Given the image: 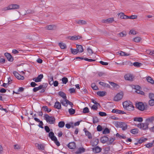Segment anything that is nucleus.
Instances as JSON below:
<instances>
[{
    "instance_id": "nucleus-39",
    "label": "nucleus",
    "mask_w": 154,
    "mask_h": 154,
    "mask_svg": "<svg viewBox=\"0 0 154 154\" xmlns=\"http://www.w3.org/2000/svg\"><path fill=\"white\" fill-rule=\"evenodd\" d=\"M110 133V130L109 128H106L103 132V134H109Z\"/></svg>"
},
{
    "instance_id": "nucleus-32",
    "label": "nucleus",
    "mask_w": 154,
    "mask_h": 154,
    "mask_svg": "<svg viewBox=\"0 0 154 154\" xmlns=\"http://www.w3.org/2000/svg\"><path fill=\"white\" fill-rule=\"evenodd\" d=\"M93 123L96 124L98 122L99 120L97 117L96 116H94L93 117Z\"/></svg>"
},
{
    "instance_id": "nucleus-62",
    "label": "nucleus",
    "mask_w": 154,
    "mask_h": 154,
    "mask_svg": "<svg viewBox=\"0 0 154 154\" xmlns=\"http://www.w3.org/2000/svg\"><path fill=\"white\" fill-rule=\"evenodd\" d=\"M107 141V143L108 145H111L113 142V141L112 139L111 138V137L109 138V140H108V141Z\"/></svg>"
},
{
    "instance_id": "nucleus-55",
    "label": "nucleus",
    "mask_w": 154,
    "mask_h": 154,
    "mask_svg": "<svg viewBox=\"0 0 154 154\" xmlns=\"http://www.w3.org/2000/svg\"><path fill=\"white\" fill-rule=\"evenodd\" d=\"M97 130L98 131H101L103 129L102 127L100 125H98L97 128Z\"/></svg>"
},
{
    "instance_id": "nucleus-36",
    "label": "nucleus",
    "mask_w": 154,
    "mask_h": 154,
    "mask_svg": "<svg viewBox=\"0 0 154 154\" xmlns=\"http://www.w3.org/2000/svg\"><path fill=\"white\" fill-rule=\"evenodd\" d=\"M65 122L63 121H60L58 123V126L59 128H62L65 125Z\"/></svg>"
},
{
    "instance_id": "nucleus-29",
    "label": "nucleus",
    "mask_w": 154,
    "mask_h": 154,
    "mask_svg": "<svg viewBox=\"0 0 154 154\" xmlns=\"http://www.w3.org/2000/svg\"><path fill=\"white\" fill-rule=\"evenodd\" d=\"M134 121H137L139 122H142L143 121V119L142 117H136L134 119Z\"/></svg>"
},
{
    "instance_id": "nucleus-46",
    "label": "nucleus",
    "mask_w": 154,
    "mask_h": 154,
    "mask_svg": "<svg viewBox=\"0 0 154 154\" xmlns=\"http://www.w3.org/2000/svg\"><path fill=\"white\" fill-rule=\"evenodd\" d=\"M109 83L113 87H114V88L116 87L117 88H118L117 87V86H119V85L115 83H114L113 82H109Z\"/></svg>"
},
{
    "instance_id": "nucleus-42",
    "label": "nucleus",
    "mask_w": 154,
    "mask_h": 154,
    "mask_svg": "<svg viewBox=\"0 0 154 154\" xmlns=\"http://www.w3.org/2000/svg\"><path fill=\"white\" fill-rule=\"evenodd\" d=\"M141 39L140 37H137L134 38V41L136 42H138L140 41Z\"/></svg>"
},
{
    "instance_id": "nucleus-22",
    "label": "nucleus",
    "mask_w": 154,
    "mask_h": 154,
    "mask_svg": "<svg viewBox=\"0 0 154 154\" xmlns=\"http://www.w3.org/2000/svg\"><path fill=\"white\" fill-rule=\"evenodd\" d=\"M148 140L147 138H144V137H141L138 140L139 143H141Z\"/></svg>"
},
{
    "instance_id": "nucleus-6",
    "label": "nucleus",
    "mask_w": 154,
    "mask_h": 154,
    "mask_svg": "<svg viewBox=\"0 0 154 154\" xmlns=\"http://www.w3.org/2000/svg\"><path fill=\"white\" fill-rule=\"evenodd\" d=\"M149 124H148L146 122H145V123H139L137 125V127L141 129H142L143 130H146L147 129L149 128Z\"/></svg>"
},
{
    "instance_id": "nucleus-12",
    "label": "nucleus",
    "mask_w": 154,
    "mask_h": 154,
    "mask_svg": "<svg viewBox=\"0 0 154 154\" xmlns=\"http://www.w3.org/2000/svg\"><path fill=\"white\" fill-rule=\"evenodd\" d=\"M67 146L69 148L71 149H74L76 147L75 143L74 142L70 143L68 144Z\"/></svg>"
},
{
    "instance_id": "nucleus-53",
    "label": "nucleus",
    "mask_w": 154,
    "mask_h": 154,
    "mask_svg": "<svg viewBox=\"0 0 154 154\" xmlns=\"http://www.w3.org/2000/svg\"><path fill=\"white\" fill-rule=\"evenodd\" d=\"M99 114L101 116H107V114L105 112H100Z\"/></svg>"
},
{
    "instance_id": "nucleus-50",
    "label": "nucleus",
    "mask_w": 154,
    "mask_h": 154,
    "mask_svg": "<svg viewBox=\"0 0 154 154\" xmlns=\"http://www.w3.org/2000/svg\"><path fill=\"white\" fill-rule=\"evenodd\" d=\"M153 144V143L152 142L151 143H147L146 144H145V145L146 147L150 148L152 146Z\"/></svg>"
},
{
    "instance_id": "nucleus-56",
    "label": "nucleus",
    "mask_w": 154,
    "mask_h": 154,
    "mask_svg": "<svg viewBox=\"0 0 154 154\" xmlns=\"http://www.w3.org/2000/svg\"><path fill=\"white\" fill-rule=\"evenodd\" d=\"M107 23H110L114 21L113 18H110L107 19Z\"/></svg>"
},
{
    "instance_id": "nucleus-59",
    "label": "nucleus",
    "mask_w": 154,
    "mask_h": 154,
    "mask_svg": "<svg viewBox=\"0 0 154 154\" xmlns=\"http://www.w3.org/2000/svg\"><path fill=\"white\" fill-rule=\"evenodd\" d=\"M149 97L150 100H154V94L149 93Z\"/></svg>"
},
{
    "instance_id": "nucleus-35",
    "label": "nucleus",
    "mask_w": 154,
    "mask_h": 154,
    "mask_svg": "<svg viewBox=\"0 0 154 154\" xmlns=\"http://www.w3.org/2000/svg\"><path fill=\"white\" fill-rule=\"evenodd\" d=\"M126 17H127L126 18H127V19H137V16L136 15H132L130 16L126 15Z\"/></svg>"
},
{
    "instance_id": "nucleus-27",
    "label": "nucleus",
    "mask_w": 154,
    "mask_h": 154,
    "mask_svg": "<svg viewBox=\"0 0 154 154\" xmlns=\"http://www.w3.org/2000/svg\"><path fill=\"white\" fill-rule=\"evenodd\" d=\"M138 129L137 128H135L131 130L130 132L133 134H136L138 133Z\"/></svg>"
},
{
    "instance_id": "nucleus-33",
    "label": "nucleus",
    "mask_w": 154,
    "mask_h": 154,
    "mask_svg": "<svg viewBox=\"0 0 154 154\" xmlns=\"http://www.w3.org/2000/svg\"><path fill=\"white\" fill-rule=\"evenodd\" d=\"M99 143V140L98 139H96L94 142L92 143V146H96Z\"/></svg>"
},
{
    "instance_id": "nucleus-43",
    "label": "nucleus",
    "mask_w": 154,
    "mask_h": 154,
    "mask_svg": "<svg viewBox=\"0 0 154 154\" xmlns=\"http://www.w3.org/2000/svg\"><path fill=\"white\" fill-rule=\"evenodd\" d=\"M71 40H77V38L76 37V35H74L72 36H69L68 37Z\"/></svg>"
},
{
    "instance_id": "nucleus-24",
    "label": "nucleus",
    "mask_w": 154,
    "mask_h": 154,
    "mask_svg": "<svg viewBox=\"0 0 154 154\" xmlns=\"http://www.w3.org/2000/svg\"><path fill=\"white\" fill-rule=\"evenodd\" d=\"M77 23L79 25H85L87 24V22L86 21L83 20H79L76 21Z\"/></svg>"
},
{
    "instance_id": "nucleus-4",
    "label": "nucleus",
    "mask_w": 154,
    "mask_h": 154,
    "mask_svg": "<svg viewBox=\"0 0 154 154\" xmlns=\"http://www.w3.org/2000/svg\"><path fill=\"white\" fill-rule=\"evenodd\" d=\"M20 6L17 4H11L8 6L7 7H5L4 8V10L18 9L19 8Z\"/></svg>"
},
{
    "instance_id": "nucleus-1",
    "label": "nucleus",
    "mask_w": 154,
    "mask_h": 154,
    "mask_svg": "<svg viewBox=\"0 0 154 154\" xmlns=\"http://www.w3.org/2000/svg\"><path fill=\"white\" fill-rule=\"evenodd\" d=\"M124 108L129 111H133L134 110V106L132 103L129 101H126L123 103Z\"/></svg>"
},
{
    "instance_id": "nucleus-10",
    "label": "nucleus",
    "mask_w": 154,
    "mask_h": 154,
    "mask_svg": "<svg viewBox=\"0 0 154 154\" xmlns=\"http://www.w3.org/2000/svg\"><path fill=\"white\" fill-rule=\"evenodd\" d=\"M93 151L95 153H99L102 150L101 148H100L99 146H97L92 148Z\"/></svg>"
},
{
    "instance_id": "nucleus-31",
    "label": "nucleus",
    "mask_w": 154,
    "mask_h": 154,
    "mask_svg": "<svg viewBox=\"0 0 154 154\" xmlns=\"http://www.w3.org/2000/svg\"><path fill=\"white\" fill-rule=\"evenodd\" d=\"M116 137H117L118 138H119L120 139L122 138L125 139L126 138V136H125L124 134H122V135H121L118 133H117L116 134Z\"/></svg>"
},
{
    "instance_id": "nucleus-8",
    "label": "nucleus",
    "mask_w": 154,
    "mask_h": 154,
    "mask_svg": "<svg viewBox=\"0 0 154 154\" xmlns=\"http://www.w3.org/2000/svg\"><path fill=\"white\" fill-rule=\"evenodd\" d=\"M13 74L15 77L18 80H23L24 79V77L23 76L20 75L18 72L16 71L13 72Z\"/></svg>"
},
{
    "instance_id": "nucleus-7",
    "label": "nucleus",
    "mask_w": 154,
    "mask_h": 154,
    "mask_svg": "<svg viewBox=\"0 0 154 154\" xmlns=\"http://www.w3.org/2000/svg\"><path fill=\"white\" fill-rule=\"evenodd\" d=\"M123 96V93L122 92L118 93L114 97V100L118 101L121 100Z\"/></svg>"
},
{
    "instance_id": "nucleus-57",
    "label": "nucleus",
    "mask_w": 154,
    "mask_h": 154,
    "mask_svg": "<svg viewBox=\"0 0 154 154\" xmlns=\"http://www.w3.org/2000/svg\"><path fill=\"white\" fill-rule=\"evenodd\" d=\"M125 33L126 32H125L123 31L122 32L119 33V35L120 36L123 37L126 36V34Z\"/></svg>"
},
{
    "instance_id": "nucleus-61",
    "label": "nucleus",
    "mask_w": 154,
    "mask_h": 154,
    "mask_svg": "<svg viewBox=\"0 0 154 154\" xmlns=\"http://www.w3.org/2000/svg\"><path fill=\"white\" fill-rule=\"evenodd\" d=\"M53 84L54 87H57L58 85V82L57 81H55L54 82H52L51 85H52Z\"/></svg>"
},
{
    "instance_id": "nucleus-16",
    "label": "nucleus",
    "mask_w": 154,
    "mask_h": 154,
    "mask_svg": "<svg viewBox=\"0 0 154 154\" xmlns=\"http://www.w3.org/2000/svg\"><path fill=\"white\" fill-rule=\"evenodd\" d=\"M124 77L125 79L127 80L132 81L133 80L132 76L131 74H126L125 75Z\"/></svg>"
},
{
    "instance_id": "nucleus-37",
    "label": "nucleus",
    "mask_w": 154,
    "mask_h": 154,
    "mask_svg": "<svg viewBox=\"0 0 154 154\" xmlns=\"http://www.w3.org/2000/svg\"><path fill=\"white\" fill-rule=\"evenodd\" d=\"M68 111L69 113L71 115H73L74 114L75 112V109H73L72 108H70L69 109Z\"/></svg>"
},
{
    "instance_id": "nucleus-47",
    "label": "nucleus",
    "mask_w": 154,
    "mask_h": 154,
    "mask_svg": "<svg viewBox=\"0 0 154 154\" xmlns=\"http://www.w3.org/2000/svg\"><path fill=\"white\" fill-rule=\"evenodd\" d=\"M89 112V109L87 107H85L83 109V112L84 113H87Z\"/></svg>"
},
{
    "instance_id": "nucleus-41",
    "label": "nucleus",
    "mask_w": 154,
    "mask_h": 154,
    "mask_svg": "<svg viewBox=\"0 0 154 154\" xmlns=\"http://www.w3.org/2000/svg\"><path fill=\"white\" fill-rule=\"evenodd\" d=\"M41 89H42L41 86L39 85L38 87L34 88L33 89V91L34 92H35Z\"/></svg>"
},
{
    "instance_id": "nucleus-2",
    "label": "nucleus",
    "mask_w": 154,
    "mask_h": 154,
    "mask_svg": "<svg viewBox=\"0 0 154 154\" xmlns=\"http://www.w3.org/2000/svg\"><path fill=\"white\" fill-rule=\"evenodd\" d=\"M44 117L46 122L50 124H54L55 123V119L53 116H50L47 114H45Z\"/></svg>"
},
{
    "instance_id": "nucleus-14",
    "label": "nucleus",
    "mask_w": 154,
    "mask_h": 154,
    "mask_svg": "<svg viewBox=\"0 0 154 154\" xmlns=\"http://www.w3.org/2000/svg\"><path fill=\"white\" fill-rule=\"evenodd\" d=\"M153 121H154V117L153 116H151L147 118L145 120V122L149 124V125L150 123H152Z\"/></svg>"
},
{
    "instance_id": "nucleus-54",
    "label": "nucleus",
    "mask_w": 154,
    "mask_h": 154,
    "mask_svg": "<svg viewBox=\"0 0 154 154\" xmlns=\"http://www.w3.org/2000/svg\"><path fill=\"white\" fill-rule=\"evenodd\" d=\"M149 104L151 106L154 105V100H150L149 101Z\"/></svg>"
},
{
    "instance_id": "nucleus-49",
    "label": "nucleus",
    "mask_w": 154,
    "mask_h": 154,
    "mask_svg": "<svg viewBox=\"0 0 154 154\" xmlns=\"http://www.w3.org/2000/svg\"><path fill=\"white\" fill-rule=\"evenodd\" d=\"M91 100L92 101V102L93 103H94V105H97V106H99L100 107V104L99 103L97 102L95 100H94V99H92Z\"/></svg>"
},
{
    "instance_id": "nucleus-11",
    "label": "nucleus",
    "mask_w": 154,
    "mask_h": 154,
    "mask_svg": "<svg viewBox=\"0 0 154 154\" xmlns=\"http://www.w3.org/2000/svg\"><path fill=\"white\" fill-rule=\"evenodd\" d=\"M5 55L8 61L10 62H12L13 61V57L10 54L8 53H5Z\"/></svg>"
},
{
    "instance_id": "nucleus-18",
    "label": "nucleus",
    "mask_w": 154,
    "mask_h": 154,
    "mask_svg": "<svg viewBox=\"0 0 154 154\" xmlns=\"http://www.w3.org/2000/svg\"><path fill=\"white\" fill-rule=\"evenodd\" d=\"M97 94L100 97H102L106 94V92L105 91H99L97 92Z\"/></svg>"
},
{
    "instance_id": "nucleus-44",
    "label": "nucleus",
    "mask_w": 154,
    "mask_h": 154,
    "mask_svg": "<svg viewBox=\"0 0 154 154\" xmlns=\"http://www.w3.org/2000/svg\"><path fill=\"white\" fill-rule=\"evenodd\" d=\"M48 81L49 84L50 85H51L52 82H54L53 76H50L48 79Z\"/></svg>"
},
{
    "instance_id": "nucleus-63",
    "label": "nucleus",
    "mask_w": 154,
    "mask_h": 154,
    "mask_svg": "<svg viewBox=\"0 0 154 154\" xmlns=\"http://www.w3.org/2000/svg\"><path fill=\"white\" fill-rule=\"evenodd\" d=\"M136 92L137 93L140 94L141 95H144V93L143 91L139 90H137Z\"/></svg>"
},
{
    "instance_id": "nucleus-23",
    "label": "nucleus",
    "mask_w": 154,
    "mask_h": 154,
    "mask_svg": "<svg viewBox=\"0 0 154 154\" xmlns=\"http://www.w3.org/2000/svg\"><path fill=\"white\" fill-rule=\"evenodd\" d=\"M99 83L100 85L106 87L107 88H110V86L108 84L101 82H100Z\"/></svg>"
},
{
    "instance_id": "nucleus-48",
    "label": "nucleus",
    "mask_w": 154,
    "mask_h": 154,
    "mask_svg": "<svg viewBox=\"0 0 154 154\" xmlns=\"http://www.w3.org/2000/svg\"><path fill=\"white\" fill-rule=\"evenodd\" d=\"M54 26L53 25H50L46 27V28L49 30H52L53 29Z\"/></svg>"
},
{
    "instance_id": "nucleus-9",
    "label": "nucleus",
    "mask_w": 154,
    "mask_h": 154,
    "mask_svg": "<svg viewBox=\"0 0 154 154\" xmlns=\"http://www.w3.org/2000/svg\"><path fill=\"white\" fill-rule=\"evenodd\" d=\"M43 78V75L42 74L38 75L37 77L34 78L32 80L36 82H40L41 81L42 79Z\"/></svg>"
},
{
    "instance_id": "nucleus-34",
    "label": "nucleus",
    "mask_w": 154,
    "mask_h": 154,
    "mask_svg": "<svg viewBox=\"0 0 154 154\" xmlns=\"http://www.w3.org/2000/svg\"><path fill=\"white\" fill-rule=\"evenodd\" d=\"M133 65L134 66L136 67H140L142 66L143 64L141 63L136 62L133 63Z\"/></svg>"
},
{
    "instance_id": "nucleus-20",
    "label": "nucleus",
    "mask_w": 154,
    "mask_h": 154,
    "mask_svg": "<svg viewBox=\"0 0 154 154\" xmlns=\"http://www.w3.org/2000/svg\"><path fill=\"white\" fill-rule=\"evenodd\" d=\"M58 94L60 96L62 97L65 100L67 98L66 94L63 91H59L58 92Z\"/></svg>"
},
{
    "instance_id": "nucleus-26",
    "label": "nucleus",
    "mask_w": 154,
    "mask_h": 154,
    "mask_svg": "<svg viewBox=\"0 0 154 154\" xmlns=\"http://www.w3.org/2000/svg\"><path fill=\"white\" fill-rule=\"evenodd\" d=\"M59 45L62 49H65L66 48V44L62 42L59 43Z\"/></svg>"
},
{
    "instance_id": "nucleus-40",
    "label": "nucleus",
    "mask_w": 154,
    "mask_h": 154,
    "mask_svg": "<svg viewBox=\"0 0 154 154\" xmlns=\"http://www.w3.org/2000/svg\"><path fill=\"white\" fill-rule=\"evenodd\" d=\"M62 81L63 84H66L68 82V79L66 77H64L62 78Z\"/></svg>"
},
{
    "instance_id": "nucleus-13",
    "label": "nucleus",
    "mask_w": 154,
    "mask_h": 154,
    "mask_svg": "<svg viewBox=\"0 0 154 154\" xmlns=\"http://www.w3.org/2000/svg\"><path fill=\"white\" fill-rule=\"evenodd\" d=\"M109 139L107 136H104L101 138L100 141L103 143H107Z\"/></svg>"
},
{
    "instance_id": "nucleus-58",
    "label": "nucleus",
    "mask_w": 154,
    "mask_h": 154,
    "mask_svg": "<svg viewBox=\"0 0 154 154\" xmlns=\"http://www.w3.org/2000/svg\"><path fill=\"white\" fill-rule=\"evenodd\" d=\"M44 128L47 133H49L50 131V129L49 128L48 126H45L44 127Z\"/></svg>"
},
{
    "instance_id": "nucleus-38",
    "label": "nucleus",
    "mask_w": 154,
    "mask_h": 154,
    "mask_svg": "<svg viewBox=\"0 0 154 154\" xmlns=\"http://www.w3.org/2000/svg\"><path fill=\"white\" fill-rule=\"evenodd\" d=\"M71 53L73 54H76L78 53V52L77 49H74L72 48H70Z\"/></svg>"
},
{
    "instance_id": "nucleus-21",
    "label": "nucleus",
    "mask_w": 154,
    "mask_h": 154,
    "mask_svg": "<svg viewBox=\"0 0 154 154\" xmlns=\"http://www.w3.org/2000/svg\"><path fill=\"white\" fill-rule=\"evenodd\" d=\"M35 146L38 147L39 149L44 150L45 149V146L43 144H40L38 143H36Z\"/></svg>"
},
{
    "instance_id": "nucleus-17",
    "label": "nucleus",
    "mask_w": 154,
    "mask_h": 154,
    "mask_svg": "<svg viewBox=\"0 0 154 154\" xmlns=\"http://www.w3.org/2000/svg\"><path fill=\"white\" fill-rule=\"evenodd\" d=\"M76 49L78 52H82L83 51V49L82 46L81 45H76Z\"/></svg>"
},
{
    "instance_id": "nucleus-51",
    "label": "nucleus",
    "mask_w": 154,
    "mask_h": 154,
    "mask_svg": "<svg viewBox=\"0 0 154 154\" xmlns=\"http://www.w3.org/2000/svg\"><path fill=\"white\" fill-rule=\"evenodd\" d=\"M118 15L120 16V18L121 19H123V18H124V17H126V15H125L123 13L121 12L120 13H119L118 14Z\"/></svg>"
},
{
    "instance_id": "nucleus-45",
    "label": "nucleus",
    "mask_w": 154,
    "mask_h": 154,
    "mask_svg": "<svg viewBox=\"0 0 154 154\" xmlns=\"http://www.w3.org/2000/svg\"><path fill=\"white\" fill-rule=\"evenodd\" d=\"M65 102H66V103L70 105L71 106V108L73 107V104L71 102L68 100L67 98L65 100Z\"/></svg>"
},
{
    "instance_id": "nucleus-52",
    "label": "nucleus",
    "mask_w": 154,
    "mask_h": 154,
    "mask_svg": "<svg viewBox=\"0 0 154 154\" xmlns=\"http://www.w3.org/2000/svg\"><path fill=\"white\" fill-rule=\"evenodd\" d=\"M48 85V84L47 83H43V85H40V86H41V87L42 88H42H44L45 89H46L47 86Z\"/></svg>"
},
{
    "instance_id": "nucleus-5",
    "label": "nucleus",
    "mask_w": 154,
    "mask_h": 154,
    "mask_svg": "<svg viewBox=\"0 0 154 154\" xmlns=\"http://www.w3.org/2000/svg\"><path fill=\"white\" fill-rule=\"evenodd\" d=\"M135 105L136 108L141 111H143L146 109V107L145 106L144 104L142 102L136 103Z\"/></svg>"
},
{
    "instance_id": "nucleus-19",
    "label": "nucleus",
    "mask_w": 154,
    "mask_h": 154,
    "mask_svg": "<svg viewBox=\"0 0 154 154\" xmlns=\"http://www.w3.org/2000/svg\"><path fill=\"white\" fill-rule=\"evenodd\" d=\"M54 107L58 109H61V105L60 103L58 101H56L54 106Z\"/></svg>"
},
{
    "instance_id": "nucleus-15",
    "label": "nucleus",
    "mask_w": 154,
    "mask_h": 154,
    "mask_svg": "<svg viewBox=\"0 0 154 154\" xmlns=\"http://www.w3.org/2000/svg\"><path fill=\"white\" fill-rule=\"evenodd\" d=\"M85 151V149L83 147L79 148L76 151L75 153V154H80L84 152Z\"/></svg>"
},
{
    "instance_id": "nucleus-30",
    "label": "nucleus",
    "mask_w": 154,
    "mask_h": 154,
    "mask_svg": "<svg viewBox=\"0 0 154 154\" xmlns=\"http://www.w3.org/2000/svg\"><path fill=\"white\" fill-rule=\"evenodd\" d=\"M85 134L86 136H88V138L89 139H91L92 138V135L90 132L88 131L85 132Z\"/></svg>"
},
{
    "instance_id": "nucleus-28",
    "label": "nucleus",
    "mask_w": 154,
    "mask_h": 154,
    "mask_svg": "<svg viewBox=\"0 0 154 154\" xmlns=\"http://www.w3.org/2000/svg\"><path fill=\"white\" fill-rule=\"evenodd\" d=\"M42 109L48 113L51 110V109H49L47 106H43Z\"/></svg>"
},
{
    "instance_id": "nucleus-25",
    "label": "nucleus",
    "mask_w": 154,
    "mask_h": 154,
    "mask_svg": "<svg viewBox=\"0 0 154 154\" xmlns=\"http://www.w3.org/2000/svg\"><path fill=\"white\" fill-rule=\"evenodd\" d=\"M146 80L148 82H149L152 84H154V81L152 78L150 76H148L146 78Z\"/></svg>"
},
{
    "instance_id": "nucleus-3",
    "label": "nucleus",
    "mask_w": 154,
    "mask_h": 154,
    "mask_svg": "<svg viewBox=\"0 0 154 154\" xmlns=\"http://www.w3.org/2000/svg\"><path fill=\"white\" fill-rule=\"evenodd\" d=\"M116 127L122 128V130H125L128 128V125L127 124L122 122H116L115 124Z\"/></svg>"
},
{
    "instance_id": "nucleus-60",
    "label": "nucleus",
    "mask_w": 154,
    "mask_h": 154,
    "mask_svg": "<svg viewBox=\"0 0 154 154\" xmlns=\"http://www.w3.org/2000/svg\"><path fill=\"white\" fill-rule=\"evenodd\" d=\"M60 103L62 105L64 106H67V104L66 103V102H65V100H61L60 101Z\"/></svg>"
},
{
    "instance_id": "nucleus-64",
    "label": "nucleus",
    "mask_w": 154,
    "mask_h": 154,
    "mask_svg": "<svg viewBox=\"0 0 154 154\" xmlns=\"http://www.w3.org/2000/svg\"><path fill=\"white\" fill-rule=\"evenodd\" d=\"M48 134V137L51 138L53 136H54V134L53 132L52 131H51L50 132H49Z\"/></svg>"
}]
</instances>
